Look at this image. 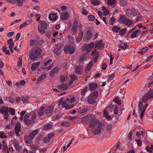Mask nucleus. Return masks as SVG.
Here are the masks:
<instances>
[{
  "label": "nucleus",
  "mask_w": 153,
  "mask_h": 153,
  "mask_svg": "<svg viewBox=\"0 0 153 153\" xmlns=\"http://www.w3.org/2000/svg\"><path fill=\"white\" fill-rule=\"evenodd\" d=\"M93 127V130L92 133L95 135L100 134L102 129V124L99 120L96 119L93 123L91 124L90 128Z\"/></svg>",
  "instance_id": "f257e3e1"
},
{
  "label": "nucleus",
  "mask_w": 153,
  "mask_h": 153,
  "mask_svg": "<svg viewBox=\"0 0 153 153\" xmlns=\"http://www.w3.org/2000/svg\"><path fill=\"white\" fill-rule=\"evenodd\" d=\"M42 53V50L40 48H34L30 53V58L31 60L35 61L41 55Z\"/></svg>",
  "instance_id": "f03ea898"
},
{
  "label": "nucleus",
  "mask_w": 153,
  "mask_h": 153,
  "mask_svg": "<svg viewBox=\"0 0 153 153\" xmlns=\"http://www.w3.org/2000/svg\"><path fill=\"white\" fill-rule=\"evenodd\" d=\"M96 119V118L93 115H88L82 117L81 120V122L84 124H89L90 127L91 123H94Z\"/></svg>",
  "instance_id": "7ed1b4c3"
},
{
  "label": "nucleus",
  "mask_w": 153,
  "mask_h": 153,
  "mask_svg": "<svg viewBox=\"0 0 153 153\" xmlns=\"http://www.w3.org/2000/svg\"><path fill=\"white\" fill-rule=\"evenodd\" d=\"M30 114H26L24 116L23 120L27 126L30 125H32L35 123L34 121L36 118V115L33 114L30 117Z\"/></svg>",
  "instance_id": "20e7f679"
},
{
  "label": "nucleus",
  "mask_w": 153,
  "mask_h": 153,
  "mask_svg": "<svg viewBox=\"0 0 153 153\" xmlns=\"http://www.w3.org/2000/svg\"><path fill=\"white\" fill-rule=\"evenodd\" d=\"M47 25L46 22L45 21H40L38 27L39 31L42 34L45 33L47 29Z\"/></svg>",
  "instance_id": "39448f33"
},
{
  "label": "nucleus",
  "mask_w": 153,
  "mask_h": 153,
  "mask_svg": "<svg viewBox=\"0 0 153 153\" xmlns=\"http://www.w3.org/2000/svg\"><path fill=\"white\" fill-rule=\"evenodd\" d=\"M98 95V92L96 91H94L89 96L87 101L90 104L94 103L96 102V99Z\"/></svg>",
  "instance_id": "423d86ee"
},
{
  "label": "nucleus",
  "mask_w": 153,
  "mask_h": 153,
  "mask_svg": "<svg viewBox=\"0 0 153 153\" xmlns=\"http://www.w3.org/2000/svg\"><path fill=\"white\" fill-rule=\"evenodd\" d=\"M148 105V104H145L143 105V103L140 102L139 103V111L141 112L140 114V117L141 119H142L144 114L145 108Z\"/></svg>",
  "instance_id": "0eeeda50"
},
{
  "label": "nucleus",
  "mask_w": 153,
  "mask_h": 153,
  "mask_svg": "<svg viewBox=\"0 0 153 153\" xmlns=\"http://www.w3.org/2000/svg\"><path fill=\"white\" fill-rule=\"evenodd\" d=\"M125 12L126 15L128 17H133L137 15L138 11L135 9H127Z\"/></svg>",
  "instance_id": "6e6552de"
},
{
  "label": "nucleus",
  "mask_w": 153,
  "mask_h": 153,
  "mask_svg": "<svg viewBox=\"0 0 153 153\" xmlns=\"http://www.w3.org/2000/svg\"><path fill=\"white\" fill-rule=\"evenodd\" d=\"M64 51L67 53L72 54L75 51V48L70 45H65L64 48Z\"/></svg>",
  "instance_id": "1a4fd4ad"
},
{
  "label": "nucleus",
  "mask_w": 153,
  "mask_h": 153,
  "mask_svg": "<svg viewBox=\"0 0 153 153\" xmlns=\"http://www.w3.org/2000/svg\"><path fill=\"white\" fill-rule=\"evenodd\" d=\"M94 46V44L93 42H91L89 44H85L84 45L85 49L87 50L88 52H90L92 48Z\"/></svg>",
  "instance_id": "9d476101"
},
{
  "label": "nucleus",
  "mask_w": 153,
  "mask_h": 153,
  "mask_svg": "<svg viewBox=\"0 0 153 153\" xmlns=\"http://www.w3.org/2000/svg\"><path fill=\"white\" fill-rule=\"evenodd\" d=\"M45 114H52L54 109V107L52 105H50L48 107H45Z\"/></svg>",
  "instance_id": "9b49d317"
},
{
  "label": "nucleus",
  "mask_w": 153,
  "mask_h": 153,
  "mask_svg": "<svg viewBox=\"0 0 153 153\" xmlns=\"http://www.w3.org/2000/svg\"><path fill=\"white\" fill-rule=\"evenodd\" d=\"M54 134L53 133H51L48 134L47 136L44 137L43 140L44 143H48L50 140L54 136Z\"/></svg>",
  "instance_id": "f8f14e48"
},
{
  "label": "nucleus",
  "mask_w": 153,
  "mask_h": 153,
  "mask_svg": "<svg viewBox=\"0 0 153 153\" xmlns=\"http://www.w3.org/2000/svg\"><path fill=\"white\" fill-rule=\"evenodd\" d=\"M0 112L4 115H8V108L6 106H3L0 108Z\"/></svg>",
  "instance_id": "ddd939ff"
},
{
  "label": "nucleus",
  "mask_w": 153,
  "mask_h": 153,
  "mask_svg": "<svg viewBox=\"0 0 153 153\" xmlns=\"http://www.w3.org/2000/svg\"><path fill=\"white\" fill-rule=\"evenodd\" d=\"M21 126L20 122H18L15 127V133L17 136H19V132L20 131Z\"/></svg>",
  "instance_id": "4468645a"
},
{
  "label": "nucleus",
  "mask_w": 153,
  "mask_h": 153,
  "mask_svg": "<svg viewBox=\"0 0 153 153\" xmlns=\"http://www.w3.org/2000/svg\"><path fill=\"white\" fill-rule=\"evenodd\" d=\"M59 70V68L58 67H56L53 68L49 74V76L51 77H53L55 74L57 73Z\"/></svg>",
  "instance_id": "2eb2a0df"
},
{
  "label": "nucleus",
  "mask_w": 153,
  "mask_h": 153,
  "mask_svg": "<svg viewBox=\"0 0 153 153\" xmlns=\"http://www.w3.org/2000/svg\"><path fill=\"white\" fill-rule=\"evenodd\" d=\"M89 89L91 91L94 90L98 86L96 82H90L88 84Z\"/></svg>",
  "instance_id": "dca6fc26"
},
{
  "label": "nucleus",
  "mask_w": 153,
  "mask_h": 153,
  "mask_svg": "<svg viewBox=\"0 0 153 153\" xmlns=\"http://www.w3.org/2000/svg\"><path fill=\"white\" fill-rule=\"evenodd\" d=\"M95 48H100L101 47H104V43L102 42V41L100 40L96 42L94 45Z\"/></svg>",
  "instance_id": "f3484780"
},
{
  "label": "nucleus",
  "mask_w": 153,
  "mask_h": 153,
  "mask_svg": "<svg viewBox=\"0 0 153 153\" xmlns=\"http://www.w3.org/2000/svg\"><path fill=\"white\" fill-rule=\"evenodd\" d=\"M93 36L92 32L91 30H88L86 31L85 35V38L87 40H89L91 39Z\"/></svg>",
  "instance_id": "a211bd4d"
},
{
  "label": "nucleus",
  "mask_w": 153,
  "mask_h": 153,
  "mask_svg": "<svg viewBox=\"0 0 153 153\" xmlns=\"http://www.w3.org/2000/svg\"><path fill=\"white\" fill-rule=\"evenodd\" d=\"M148 95L147 93L146 94H145L144 96L143 97L142 99V102L144 103V104H143V105H144L145 104H148L147 102L149 100L151 99L150 97Z\"/></svg>",
  "instance_id": "6ab92c4d"
},
{
  "label": "nucleus",
  "mask_w": 153,
  "mask_h": 153,
  "mask_svg": "<svg viewBox=\"0 0 153 153\" xmlns=\"http://www.w3.org/2000/svg\"><path fill=\"white\" fill-rule=\"evenodd\" d=\"M83 35V32L79 31L77 36L76 37V41L77 42H79L81 41Z\"/></svg>",
  "instance_id": "aec40b11"
},
{
  "label": "nucleus",
  "mask_w": 153,
  "mask_h": 153,
  "mask_svg": "<svg viewBox=\"0 0 153 153\" xmlns=\"http://www.w3.org/2000/svg\"><path fill=\"white\" fill-rule=\"evenodd\" d=\"M68 13L67 12L62 13L61 16V19L64 20H66L69 18Z\"/></svg>",
  "instance_id": "412c9836"
},
{
  "label": "nucleus",
  "mask_w": 153,
  "mask_h": 153,
  "mask_svg": "<svg viewBox=\"0 0 153 153\" xmlns=\"http://www.w3.org/2000/svg\"><path fill=\"white\" fill-rule=\"evenodd\" d=\"M40 64V62L33 63L31 65V69L32 71H34L39 67Z\"/></svg>",
  "instance_id": "4be33fe9"
},
{
  "label": "nucleus",
  "mask_w": 153,
  "mask_h": 153,
  "mask_svg": "<svg viewBox=\"0 0 153 153\" xmlns=\"http://www.w3.org/2000/svg\"><path fill=\"white\" fill-rule=\"evenodd\" d=\"M58 17L56 14L54 13H51L49 16V19L51 21H56Z\"/></svg>",
  "instance_id": "5701e85b"
},
{
  "label": "nucleus",
  "mask_w": 153,
  "mask_h": 153,
  "mask_svg": "<svg viewBox=\"0 0 153 153\" xmlns=\"http://www.w3.org/2000/svg\"><path fill=\"white\" fill-rule=\"evenodd\" d=\"M24 138L25 143H31L33 139L32 137H30V135L29 136L27 135H25V137Z\"/></svg>",
  "instance_id": "b1692460"
},
{
  "label": "nucleus",
  "mask_w": 153,
  "mask_h": 153,
  "mask_svg": "<svg viewBox=\"0 0 153 153\" xmlns=\"http://www.w3.org/2000/svg\"><path fill=\"white\" fill-rule=\"evenodd\" d=\"M75 71L77 74H81L83 71V70L82 67L81 66H78L75 68Z\"/></svg>",
  "instance_id": "393cba45"
},
{
  "label": "nucleus",
  "mask_w": 153,
  "mask_h": 153,
  "mask_svg": "<svg viewBox=\"0 0 153 153\" xmlns=\"http://www.w3.org/2000/svg\"><path fill=\"white\" fill-rule=\"evenodd\" d=\"M127 19V18L125 15L121 16L119 19L118 21L120 23L124 24Z\"/></svg>",
  "instance_id": "a878e982"
},
{
  "label": "nucleus",
  "mask_w": 153,
  "mask_h": 153,
  "mask_svg": "<svg viewBox=\"0 0 153 153\" xmlns=\"http://www.w3.org/2000/svg\"><path fill=\"white\" fill-rule=\"evenodd\" d=\"M62 105L63 107L67 109H71L73 107V106L72 105H69L67 104L64 101L62 102Z\"/></svg>",
  "instance_id": "bb28decb"
},
{
  "label": "nucleus",
  "mask_w": 153,
  "mask_h": 153,
  "mask_svg": "<svg viewBox=\"0 0 153 153\" xmlns=\"http://www.w3.org/2000/svg\"><path fill=\"white\" fill-rule=\"evenodd\" d=\"M45 107L42 106L40 108L39 112L38 113V114L39 116H43L44 113H45Z\"/></svg>",
  "instance_id": "cd10ccee"
},
{
  "label": "nucleus",
  "mask_w": 153,
  "mask_h": 153,
  "mask_svg": "<svg viewBox=\"0 0 153 153\" xmlns=\"http://www.w3.org/2000/svg\"><path fill=\"white\" fill-rule=\"evenodd\" d=\"M87 53L82 54L79 58V61L80 62L84 61L87 58Z\"/></svg>",
  "instance_id": "c85d7f7f"
},
{
  "label": "nucleus",
  "mask_w": 153,
  "mask_h": 153,
  "mask_svg": "<svg viewBox=\"0 0 153 153\" xmlns=\"http://www.w3.org/2000/svg\"><path fill=\"white\" fill-rule=\"evenodd\" d=\"M93 65V62L92 61H90L87 66L85 70V72L87 73L90 70Z\"/></svg>",
  "instance_id": "c756f323"
},
{
  "label": "nucleus",
  "mask_w": 153,
  "mask_h": 153,
  "mask_svg": "<svg viewBox=\"0 0 153 153\" xmlns=\"http://www.w3.org/2000/svg\"><path fill=\"white\" fill-rule=\"evenodd\" d=\"M7 43L9 45V48H11L13 47L14 45V42L13 41V39H11L8 40L7 41Z\"/></svg>",
  "instance_id": "7c9ffc66"
},
{
  "label": "nucleus",
  "mask_w": 153,
  "mask_h": 153,
  "mask_svg": "<svg viewBox=\"0 0 153 153\" xmlns=\"http://www.w3.org/2000/svg\"><path fill=\"white\" fill-rule=\"evenodd\" d=\"M140 134L141 135H142L146 140V141H145L144 142L145 143H149L148 141L146 140V136L147 133L146 132H145V131H141Z\"/></svg>",
  "instance_id": "2f4dec72"
},
{
  "label": "nucleus",
  "mask_w": 153,
  "mask_h": 153,
  "mask_svg": "<svg viewBox=\"0 0 153 153\" xmlns=\"http://www.w3.org/2000/svg\"><path fill=\"white\" fill-rule=\"evenodd\" d=\"M38 129H36L35 130L33 131L30 133V135L31 137L33 139L34 137L37 134L38 132Z\"/></svg>",
  "instance_id": "473e14b6"
},
{
  "label": "nucleus",
  "mask_w": 153,
  "mask_h": 153,
  "mask_svg": "<svg viewBox=\"0 0 153 153\" xmlns=\"http://www.w3.org/2000/svg\"><path fill=\"white\" fill-rule=\"evenodd\" d=\"M132 132L131 131H130L129 133L128 134V143H132L133 142H132Z\"/></svg>",
  "instance_id": "72a5a7b5"
},
{
  "label": "nucleus",
  "mask_w": 153,
  "mask_h": 153,
  "mask_svg": "<svg viewBox=\"0 0 153 153\" xmlns=\"http://www.w3.org/2000/svg\"><path fill=\"white\" fill-rule=\"evenodd\" d=\"M61 49V47L56 48L54 49L53 50V52L56 54V55L58 56L61 53V51H60Z\"/></svg>",
  "instance_id": "f704fd0d"
},
{
  "label": "nucleus",
  "mask_w": 153,
  "mask_h": 153,
  "mask_svg": "<svg viewBox=\"0 0 153 153\" xmlns=\"http://www.w3.org/2000/svg\"><path fill=\"white\" fill-rule=\"evenodd\" d=\"M152 78V79H150L148 81V83L146 84V87L147 88H149L153 84V77H151L150 78Z\"/></svg>",
  "instance_id": "c9c22d12"
},
{
  "label": "nucleus",
  "mask_w": 153,
  "mask_h": 153,
  "mask_svg": "<svg viewBox=\"0 0 153 153\" xmlns=\"http://www.w3.org/2000/svg\"><path fill=\"white\" fill-rule=\"evenodd\" d=\"M30 146L31 149L34 151H36L38 147V146L36 144H31Z\"/></svg>",
  "instance_id": "e433bc0d"
},
{
  "label": "nucleus",
  "mask_w": 153,
  "mask_h": 153,
  "mask_svg": "<svg viewBox=\"0 0 153 153\" xmlns=\"http://www.w3.org/2000/svg\"><path fill=\"white\" fill-rule=\"evenodd\" d=\"M71 79L70 81V84H71L76 79V77L74 74L71 75L70 76Z\"/></svg>",
  "instance_id": "4c0bfd02"
},
{
  "label": "nucleus",
  "mask_w": 153,
  "mask_h": 153,
  "mask_svg": "<svg viewBox=\"0 0 153 153\" xmlns=\"http://www.w3.org/2000/svg\"><path fill=\"white\" fill-rule=\"evenodd\" d=\"M102 10L103 12V15L104 16H107L109 14V12L108 10L106 9L105 7H102Z\"/></svg>",
  "instance_id": "58836bf2"
},
{
  "label": "nucleus",
  "mask_w": 153,
  "mask_h": 153,
  "mask_svg": "<svg viewBox=\"0 0 153 153\" xmlns=\"http://www.w3.org/2000/svg\"><path fill=\"white\" fill-rule=\"evenodd\" d=\"M91 55L94 56V57H96V59H97L98 57L99 52L97 51L96 50H94L92 52Z\"/></svg>",
  "instance_id": "ea45409f"
},
{
  "label": "nucleus",
  "mask_w": 153,
  "mask_h": 153,
  "mask_svg": "<svg viewBox=\"0 0 153 153\" xmlns=\"http://www.w3.org/2000/svg\"><path fill=\"white\" fill-rule=\"evenodd\" d=\"M52 127L51 124H47L45 125L43 128V130H46L51 129Z\"/></svg>",
  "instance_id": "a19ab883"
},
{
  "label": "nucleus",
  "mask_w": 153,
  "mask_h": 153,
  "mask_svg": "<svg viewBox=\"0 0 153 153\" xmlns=\"http://www.w3.org/2000/svg\"><path fill=\"white\" fill-rule=\"evenodd\" d=\"M140 31L139 30H137L134 31L131 35V38H133L136 37L137 36V33Z\"/></svg>",
  "instance_id": "79ce46f5"
},
{
  "label": "nucleus",
  "mask_w": 153,
  "mask_h": 153,
  "mask_svg": "<svg viewBox=\"0 0 153 153\" xmlns=\"http://www.w3.org/2000/svg\"><path fill=\"white\" fill-rule=\"evenodd\" d=\"M133 23V21L127 18L124 24L127 26H130Z\"/></svg>",
  "instance_id": "37998d69"
},
{
  "label": "nucleus",
  "mask_w": 153,
  "mask_h": 153,
  "mask_svg": "<svg viewBox=\"0 0 153 153\" xmlns=\"http://www.w3.org/2000/svg\"><path fill=\"white\" fill-rule=\"evenodd\" d=\"M148 49V48L147 47H145L142 48L141 50V51H139L138 52V53H140L141 54H143V53L146 52Z\"/></svg>",
  "instance_id": "c03bdc74"
},
{
  "label": "nucleus",
  "mask_w": 153,
  "mask_h": 153,
  "mask_svg": "<svg viewBox=\"0 0 153 153\" xmlns=\"http://www.w3.org/2000/svg\"><path fill=\"white\" fill-rule=\"evenodd\" d=\"M68 88L67 85L63 84L59 86V89L60 90H65L66 89Z\"/></svg>",
  "instance_id": "a18cd8bd"
},
{
  "label": "nucleus",
  "mask_w": 153,
  "mask_h": 153,
  "mask_svg": "<svg viewBox=\"0 0 153 153\" xmlns=\"http://www.w3.org/2000/svg\"><path fill=\"white\" fill-rule=\"evenodd\" d=\"M112 126L111 124H108L106 127L107 131L109 133H110L112 129Z\"/></svg>",
  "instance_id": "49530a36"
},
{
  "label": "nucleus",
  "mask_w": 153,
  "mask_h": 153,
  "mask_svg": "<svg viewBox=\"0 0 153 153\" xmlns=\"http://www.w3.org/2000/svg\"><path fill=\"white\" fill-rule=\"evenodd\" d=\"M146 149L150 153H153V145H151L150 147H147Z\"/></svg>",
  "instance_id": "de8ad7c7"
},
{
  "label": "nucleus",
  "mask_w": 153,
  "mask_h": 153,
  "mask_svg": "<svg viewBox=\"0 0 153 153\" xmlns=\"http://www.w3.org/2000/svg\"><path fill=\"white\" fill-rule=\"evenodd\" d=\"M38 42L36 40H31L30 42V44L31 46L36 45L38 44Z\"/></svg>",
  "instance_id": "09e8293b"
},
{
  "label": "nucleus",
  "mask_w": 153,
  "mask_h": 153,
  "mask_svg": "<svg viewBox=\"0 0 153 153\" xmlns=\"http://www.w3.org/2000/svg\"><path fill=\"white\" fill-rule=\"evenodd\" d=\"M46 75L45 74H44L40 75L37 80V82L43 80L46 78Z\"/></svg>",
  "instance_id": "8fccbe9b"
},
{
  "label": "nucleus",
  "mask_w": 153,
  "mask_h": 153,
  "mask_svg": "<svg viewBox=\"0 0 153 153\" xmlns=\"http://www.w3.org/2000/svg\"><path fill=\"white\" fill-rule=\"evenodd\" d=\"M78 28L72 27L71 29V31L72 34L73 35H74L75 34L77 31Z\"/></svg>",
  "instance_id": "3c124183"
},
{
  "label": "nucleus",
  "mask_w": 153,
  "mask_h": 153,
  "mask_svg": "<svg viewBox=\"0 0 153 153\" xmlns=\"http://www.w3.org/2000/svg\"><path fill=\"white\" fill-rule=\"evenodd\" d=\"M15 146L16 150L18 152H19L23 149L22 146H20L19 144H15Z\"/></svg>",
  "instance_id": "603ef678"
},
{
  "label": "nucleus",
  "mask_w": 153,
  "mask_h": 153,
  "mask_svg": "<svg viewBox=\"0 0 153 153\" xmlns=\"http://www.w3.org/2000/svg\"><path fill=\"white\" fill-rule=\"evenodd\" d=\"M7 47L6 46H3L2 48V51H3L5 52V53L8 55H9L10 54V51L8 50H7Z\"/></svg>",
  "instance_id": "864d4df0"
},
{
  "label": "nucleus",
  "mask_w": 153,
  "mask_h": 153,
  "mask_svg": "<svg viewBox=\"0 0 153 153\" xmlns=\"http://www.w3.org/2000/svg\"><path fill=\"white\" fill-rule=\"evenodd\" d=\"M87 91V87H85L81 90V95L82 96H84Z\"/></svg>",
  "instance_id": "5fc2aeb1"
},
{
  "label": "nucleus",
  "mask_w": 153,
  "mask_h": 153,
  "mask_svg": "<svg viewBox=\"0 0 153 153\" xmlns=\"http://www.w3.org/2000/svg\"><path fill=\"white\" fill-rule=\"evenodd\" d=\"M120 30V27L117 26H113L112 28V31L113 32H117Z\"/></svg>",
  "instance_id": "6e6d98bb"
},
{
  "label": "nucleus",
  "mask_w": 153,
  "mask_h": 153,
  "mask_svg": "<svg viewBox=\"0 0 153 153\" xmlns=\"http://www.w3.org/2000/svg\"><path fill=\"white\" fill-rule=\"evenodd\" d=\"M6 98V100L9 101L11 103H13L15 102V99L13 97H8Z\"/></svg>",
  "instance_id": "4d7b16f0"
},
{
  "label": "nucleus",
  "mask_w": 153,
  "mask_h": 153,
  "mask_svg": "<svg viewBox=\"0 0 153 153\" xmlns=\"http://www.w3.org/2000/svg\"><path fill=\"white\" fill-rule=\"evenodd\" d=\"M29 97L26 95L22 96V99L23 102H27L29 99Z\"/></svg>",
  "instance_id": "13d9d810"
},
{
  "label": "nucleus",
  "mask_w": 153,
  "mask_h": 153,
  "mask_svg": "<svg viewBox=\"0 0 153 153\" xmlns=\"http://www.w3.org/2000/svg\"><path fill=\"white\" fill-rule=\"evenodd\" d=\"M127 44L125 43H122L120 45V47L123 49H125L128 47Z\"/></svg>",
  "instance_id": "bf43d9fd"
},
{
  "label": "nucleus",
  "mask_w": 153,
  "mask_h": 153,
  "mask_svg": "<svg viewBox=\"0 0 153 153\" xmlns=\"http://www.w3.org/2000/svg\"><path fill=\"white\" fill-rule=\"evenodd\" d=\"M61 125L62 126L68 127L70 126V124L67 122H64L62 123L61 124Z\"/></svg>",
  "instance_id": "052dcab7"
},
{
  "label": "nucleus",
  "mask_w": 153,
  "mask_h": 153,
  "mask_svg": "<svg viewBox=\"0 0 153 153\" xmlns=\"http://www.w3.org/2000/svg\"><path fill=\"white\" fill-rule=\"evenodd\" d=\"M114 101L118 105L121 104V100L118 97H116L114 99Z\"/></svg>",
  "instance_id": "680f3d73"
},
{
  "label": "nucleus",
  "mask_w": 153,
  "mask_h": 153,
  "mask_svg": "<svg viewBox=\"0 0 153 153\" xmlns=\"http://www.w3.org/2000/svg\"><path fill=\"white\" fill-rule=\"evenodd\" d=\"M126 31V29L124 28L121 29L119 32L120 35H123L125 34Z\"/></svg>",
  "instance_id": "e2e57ef3"
},
{
  "label": "nucleus",
  "mask_w": 153,
  "mask_h": 153,
  "mask_svg": "<svg viewBox=\"0 0 153 153\" xmlns=\"http://www.w3.org/2000/svg\"><path fill=\"white\" fill-rule=\"evenodd\" d=\"M120 4L123 6H126L127 4V2L126 0H119Z\"/></svg>",
  "instance_id": "0e129e2a"
},
{
  "label": "nucleus",
  "mask_w": 153,
  "mask_h": 153,
  "mask_svg": "<svg viewBox=\"0 0 153 153\" xmlns=\"http://www.w3.org/2000/svg\"><path fill=\"white\" fill-rule=\"evenodd\" d=\"M104 116L107 119H111V117L109 116V114L108 111L106 110H105L103 113Z\"/></svg>",
  "instance_id": "69168bd1"
},
{
  "label": "nucleus",
  "mask_w": 153,
  "mask_h": 153,
  "mask_svg": "<svg viewBox=\"0 0 153 153\" xmlns=\"http://www.w3.org/2000/svg\"><path fill=\"white\" fill-rule=\"evenodd\" d=\"M147 93L150 98L153 97V89L149 90Z\"/></svg>",
  "instance_id": "338daca9"
},
{
  "label": "nucleus",
  "mask_w": 153,
  "mask_h": 153,
  "mask_svg": "<svg viewBox=\"0 0 153 153\" xmlns=\"http://www.w3.org/2000/svg\"><path fill=\"white\" fill-rule=\"evenodd\" d=\"M62 152V151L60 150V147L59 146L56 149L53 153H65Z\"/></svg>",
  "instance_id": "774afa93"
}]
</instances>
